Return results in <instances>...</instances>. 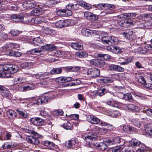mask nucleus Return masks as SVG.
I'll list each match as a JSON object with an SVG mask.
<instances>
[{"instance_id":"nucleus-1","label":"nucleus","mask_w":152,"mask_h":152,"mask_svg":"<svg viewBox=\"0 0 152 152\" xmlns=\"http://www.w3.org/2000/svg\"><path fill=\"white\" fill-rule=\"evenodd\" d=\"M19 68L16 65H4L0 66V77L9 78L11 77V73L16 72Z\"/></svg>"},{"instance_id":"nucleus-2","label":"nucleus","mask_w":152,"mask_h":152,"mask_svg":"<svg viewBox=\"0 0 152 152\" xmlns=\"http://www.w3.org/2000/svg\"><path fill=\"white\" fill-rule=\"evenodd\" d=\"M131 145L133 146H139V148L137 150V152H152V150L148 148L136 139H132L130 142Z\"/></svg>"},{"instance_id":"nucleus-3","label":"nucleus","mask_w":152,"mask_h":152,"mask_svg":"<svg viewBox=\"0 0 152 152\" xmlns=\"http://www.w3.org/2000/svg\"><path fill=\"white\" fill-rule=\"evenodd\" d=\"M31 133L33 134L34 136H27L26 138L27 141L28 143L33 145H38L39 142L38 138H42L43 136L33 130L31 131Z\"/></svg>"},{"instance_id":"nucleus-4","label":"nucleus","mask_w":152,"mask_h":152,"mask_svg":"<svg viewBox=\"0 0 152 152\" xmlns=\"http://www.w3.org/2000/svg\"><path fill=\"white\" fill-rule=\"evenodd\" d=\"M37 5L36 2L33 0H28L23 3H20L19 7L22 10L31 9L35 7Z\"/></svg>"},{"instance_id":"nucleus-5","label":"nucleus","mask_w":152,"mask_h":152,"mask_svg":"<svg viewBox=\"0 0 152 152\" xmlns=\"http://www.w3.org/2000/svg\"><path fill=\"white\" fill-rule=\"evenodd\" d=\"M90 64L93 66L101 68L105 64L104 61L100 59H94L90 60Z\"/></svg>"},{"instance_id":"nucleus-6","label":"nucleus","mask_w":152,"mask_h":152,"mask_svg":"<svg viewBox=\"0 0 152 152\" xmlns=\"http://www.w3.org/2000/svg\"><path fill=\"white\" fill-rule=\"evenodd\" d=\"M113 141L114 144L115 143H120V147L119 148V149H114L115 151L119 152L124 148V140L122 138L118 137H115L113 139Z\"/></svg>"},{"instance_id":"nucleus-7","label":"nucleus","mask_w":152,"mask_h":152,"mask_svg":"<svg viewBox=\"0 0 152 152\" xmlns=\"http://www.w3.org/2000/svg\"><path fill=\"white\" fill-rule=\"evenodd\" d=\"M87 73L89 76L92 77H95L100 75V70L97 68L89 69L87 71Z\"/></svg>"},{"instance_id":"nucleus-8","label":"nucleus","mask_w":152,"mask_h":152,"mask_svg":"<svg viewBox=\"0 0 152 152\" xmlns=\"http://www.w3.org/2000/svg\"><path fill=\"white\" fill-rule=\"evenodd\" d=\"M41 99L39 96L34 97L29 99V102L31 105L37 107L42 104Z\"/></svg>"},{"instance_id":"nucleus-9","label":"nucleus","mask_w":152,"mask_h":152,"mask_svg":"<svg viewBox=\"0 0 152 152\" xmlns=\"http://www.w3.org/2000/svg\"><path fill=\"white\" fill-rule=\"evenodd\" d=\"M118 25L122 27L128 28L131 26H132L133 23L131 20H127L125 19H122L118 21Z\"/></svg>"},{"instance_id":"nucleus-10","label":"nucleus","mask_w":152,"mask_h":152,"mask_svg":"<svg viewBox=\"0 0 152 152\" xmlns=\"http://www.w3.org/2000/svg\"><path fill=\"white\" fill-rule=\"evenodd\" d=\"M30 121L31 124L37 126L42 125L44 124V120L38 117L31 118Z\"/></svg>"},{"instance_id":"nucleus-11","label":"nucleus","mask_w":152,"mask_h":152,"mask_svg":"<svg viewBox=\"0 0 152 152\" xmlns=\"http://www.w3.org/2000/svg\"><path fill=\"white\" fill-rule=\"evenodd\" d=\"M123 107L125 110L132 112H137L139 110L138 107L132 104H124Z\"/></svg>"},{"instance_id":"nucleus-12","label":"nucleus","mask_w":152,"mask_h":152,"mask_svg":"<svg viewBox=\"0 0 152 152\" xmlns=\"http://www.w3.org/2000/svg\"><path fill=\"white\" fill-rule=\"evenodd\" d=\"M81 33L83 35L86 36H92L94 34H97V32L95 30H91L88 29L83 28L81 30Z\"/></svg>"},{"instance_id":"nucleus-13","label":"nucleus","mask_w":152,"mask_h":152,"mask_svg":"<svg viewBox=\"0 0 152 152\" xmlns=\"http://www.w3.org/2000/svg\"><path fill=\"white\" fill-rule=\"evenodd\" d=\"M88 120L89 122L93 124H99L101 125V121L100 120L94 116L88 115Z\"/></svg>"},{"instance_id":"nucleus-14","label":"nucleus","mask_w":152,"mask_h":152,"mask_svg":"<svg viewBox=\"0 0 152 152\" xmlns=\"http://www.w3.org/2000/svg\"><path fill=\"white\" fill-rule=\"evenodd\" d=\"M35 88V86L33 84H29L25 86L22 85L18 88V90L19 91L23 92L33 90Z\"/></svg>"},{"instance_id":"nucleus-15","label":"nucleus","mask_w":152,"mask_h":152,"mask_svg":"<svg viewBox=\"0 0 152 152\" xmlns=\"http://www.w3.org/2000/svg\"><path fill=\"white\" fill-rule=\"evenodd\" d=\"M44 12V10L42 8L39 7L34 9L31 12L32 15L37 16L42 15Z\"/></svg>"},{"instance_id":"nucleus-16","label":"nucleus","mask_w":152,"mask_h":152,"mask_svg":"<svg viewBox=\"0 0 152 152\" xmlns=\"http://www.w3.org/2000/svg\"><path fill=\"white\" fill-rule=\"evenodd\" d=\"M77 140L75 138H72L68 141V143H66V146L69 148H73L77 144Z\"/></svg>"},{"instance_id":"nucleus-17","label":"nucleus","mask_w":152,"mask_h":152,"mask_svg":"<svg viewBox=\"0 0 152 152\" xmlns=\"http://www.w3.org/2000/svg\"><path fill=\"white\" fill-rule=\"evenodd\" d=\"M67 20H60L57 21L55 23L56 27L61 28L66 27L68 26Z\"/></svg>"},{"instance_id":"nucleus-18","label":"nucleus","mask_w":152,"mask_h":152,"mask_svg":"<svg viewBox=\"0 0 152 152\" xmlns=\"http://www.w3.org/2000/svg\"><path fill=\"white\" fill-rule=\"evenodd\" d=\"M97 137V134L96 133L92 132L85 137L84 140L87 142H88L89 140H96Z\"/></svg>"},{"instance_id":"nucleus-19","label":"nucleus","mask_w":152,"mask_h":152,"mask_svg":"<svg viewBox=\"0 0 152 152\" xmlns=\"http://www.w3.org/2000/svg\"><path fill=\"white\" fill-rule=\"evenodd\" d=\"M16 146V144L13 142L11 141L10 142H6L4 143L2 146L3 149H10L13 148Z\"/></svg>"},{"instance_id":"nucleus-20","label":"nucleus","mask_w":152,"mask_h":152,"mask_svg":"<svg viewBox=\"0 0 152 152\" xmlns=\"http://www.w3.org/2000/svg\"><path fill=\"white\" fill-rule=\"evenodd\" d=\"M101 41L104 45H108L110 39V37L108 36L107 34L103 33L101 35Z\"/></svg>"},{"instance_id":"nucleus-21","label":"nucleus","mask_w":152,"mask_h":152,"mask_svg":"<svg viewBox=\"0 0 152 152\" xmlns=\"http://www.w3.org/2000/svg\"><path fill=\"white\" fill-rule=\"evenodd\" d=\"M49 75L50 74L49 72H45L42 73H38L35 75V77L37 79H43L48 78Z\"/></svg>"},{"instance_id":"nucleus-22","label":"nucleus","mask_w":152,"mask_h":152,"mask_svg":"<svg viewBox=\"0 0 152 152\" xmlns=\"http://www.w3.org/2000/svg\"><path fill=\"white\" fill-rule=\"evenodd\" d=\"M40 98L41 99L42 103V104L43 103H45L48 102L51 99H52L55 97H52L50 96H47L43 95L41 96H39Z\"/></svg>"},{"instance_id":"nucleus-23","label":"nucleus","mask_w":152,"mask_h":152,"mask_svg":"<svg viewBox=\"0 0 152 152\" xmlns=\"http://www.w3.org/2000/svg\"><path fill=\"white\" fill-rule=\"evenodd\" d=\"M101 125L106 127V129H107V132L108 131H114L115 129V128L114 127L113 125L110 124L103 121H101Z\"/></svg>"},{"instance_id":"nucleus-24","label":"nucleus","mask_w":152,"mask_h":152,"mask_svg":"<svg viewBox=\"0 0 152 152\" xmlns=\"http://www.w3.org/2000/svg\"><path fill=\"white\" fill-rule=\"evenodd\" d=\"M104 7L105 10H106L108 12L111 11V12L110 13V14H112L115 12L114 10H113L115 8L114 5L111 4H104Z\"/></svg>"},{"instance_id":"nucleus-25","label":"nucleus","mask_w":152,"mask_h":152,"mask_svg":"<svg viewBox=\"0 0 152 152\" xmlns=\"http://www.w3.org/2000/svg\"><path fill=\"white\" fill-rule=\"evenodd\" d=\"M123 130L125 133L131 134L134 131V128L130 125H125L123 126Z\"/></svg>"},{"instance_id":"nucleus-26","label":"nucleus","mask_w":152,"mask_h":152,"mask_svg":"<svg viewBox=\"0 0 152 152\" xmlns=\"http://www.w3.org/2000/svg\"><path fill=\"white\" fill-rule=\"evenodd\" d=\"M93 130L97 132L98 133L104 135L107 132V130L106 128H101L98 126H95L93 128Z\"/></svg>"},{"instance_id":"nucleus-27","label":"nucleus","mask_w":152,"mask_h":152,"mask_svg":"<svg viewBox=\"0 0 152 152\" xmlns=\"http://www.w3.org/2000/svg\"><path fill=\"white\" fill-rule=\"evenodd\" d=\"M72 80V78L70 77H61L56 79V81L58 83H66Z\"/></svg>"},{"instance_id":"nucleus-28","label":"nucleus","mask_w":152,"mask_h":152,"mask_svg":"<svg viewBox=\"0 0 152 152\" xmlns=\"http://www.w3.org/2000/svg\"><path fill=\"white\" fill-rule=\"evenodd\" d=\"M71 46L72 48L76 50H81L83 46L80 42H73L71 44Z\"/></svg>"},{"instance_id":"nucleus-29","label":"nucleus","mask_w":152,"mask_h":152,"mask_svg":"<svg viewBox=\"0 0 152 152\" xmlns=\"http://www.w3.org/2000/svg\"><path fill=\"white\" fill-rule=\"evenodd\" d=\"M43 144L44 145L46 146L49 149L53 150L54 149L56 145L53 142L48 141H44Z\"/></svg>"},{"instance_id":"nucleus-30","label":"nucleus","mask_w":152,"mask_h":152,"mask_svg":"<svg viewBox=\"0 0 152 152\" xmlns=\"http://www.w3.org/2000/svg\"><path fill=\"white\" fill-rule=\"evenodd\" d=\"M7 115L10 119L15 118L17 116V113L12 110H9L6 112Z\"/></svg>"},{"instance_id":"nucleus-31","label":"nucleus","mask_w":152,"mask_h":152,"mask_svg":"<svg viewBox=\"0 0 152 152\" xmlns=\"http://www.w3.org/2000/svg\"><path fill=\"white\" fill-rule=\"evenodd\" d=\"M45 18L43 17H38L32 18L31 21V22L34 23L36 24H38L41 23L43 22Z\"/></svg>"},{"instance_id":"nucleus-32","label":"nucleus","mask_w":152,"mask_h":152,"mask_svg":"<svg viewBox=\"0 0 152 152\" xmlns=\"http://www.w3.org/2000/svg\"><path fill=\"white\" fill-rule=\"evenodd\" d=\"M62 67L53 68L51 70L50 73L53 75L59 74L62 73Z\"/></svg>"},{"instance_id":"nucleus-33","label":"nucleus","mask_w":152,"mask_h":152,"mask_svg":"<svg viewBox=\"0 0 152 152\" xmlns=\"http://www.w3.org/2000/svg\"><path fill=\"white\" fill-rule=\"evenodd\" d=\"M118 42V39L117 37H110L108 45L112 46L114 45L117 44Z\"/></svg>"},{"instance_id":"nucleus-34","label":"nucleus","mask_w":152,"mask_h":152,"mask_svg":"<svg viewBox=\"0 0 152 152\" xmlns=\"http://www.w3.org/2000/svg\"><path fill=\"white\" fill-rule=\"evenodd\" d=\"M145 130L146 132L149 135L152 136V124H148L145 126Z\"/></svg>"},{"instance_id":"nucleus-35","label":"nucleus","mask_w":152,"mask_h":152,"mask_svg":"<svg viewBox=\"0 0 152 152\" xmlns=\"http://www.w3.org/2000/svg\"><path fill=\"white\" fill-rule=\"evenodd\" d=\"M61 126L66 130H72L73 129V125L68 121L64 123Z\"/></svg>"},{"instance_id":"nucleus-36","label":"nucleus","mask_w":152,"mask_h":152,"mask_svg":"<svg viewBox=\"0 0 152 152\" xmlns=\"http://www.w3.org/2000/svg\"><path fill=\"white\" fill-rule=\"evenodd\" d=\"M108 149L107 145L104 142L99 143L98 149L102 151H104Z\"/></svg>"},{"instance_id":"nucleus-37","label":"nucleus","mask_w":152,"mask_h":152,"mask_svg":"<svg viewBox=\"0 0 152 152\" xmlns=\"http://www.w3.org/2000/svg\"><path fill=\"white\" fill-rule=\"evenodd\" d=\"M24 17L22 15L15 14L13 15L11 17V19L14 21H18L19 20L23 19Z\"/></svg>"},{"instance_id":"nucleus-38","label":"nucleus","mask_w":152,"mask_h":152,"mask_svg":"<svg viewBox=\"0 0 152 152\" xmlns=\"http://www.w3.org/2000/svg\"><path fill=\"white\" fill-rule=\"evenodd\" d=\"M109 49L110 51L115 54L120 53L122 51L121 49L118 47L112 46Z\"/></svg>"},{"instance_id":"nucleus-39","label":"nucleus","mask_w":152,"mask_h":152,"mask_svg":"<svg viewBox=\"0 0 152 152\" xmlns=\"http://www.w3.org/2000/svg\"><path fill=\"white\" fill-rule=\"evenodd\" d=\"M1 136L3 137L4 140H7L10 139L11 137V133L7 132H1Z\"/></svg>"},{"instance_id":"nucleus-40","label":"nucleus","mask_w":152,"mask_h":152,"mask_svg":"<svg viewBox=\"0 0 152 152\" xmlns=\"http://www.w3.org/2000/svg\"><path fill=\"white\" fill-rule=\"evenodd\" d=\"M33 43L36 45H40L43 43L40 37L35 38L32 39Z\"/></svg>"},{"instance_id":"nucleus-41","label":"nucleus","mask_w":152,"mask_h":152,"mask_svg":"<svg viewBox=\"0 0 152 152\" xmlns=\"http://www.w3.org/2000/svg\"><path fill=\"white\" fill-rule=\"evenodd\" d=\"M42 49L41 48H38L33 49L30 51H28V54L30 53L32 55L35 54L36 53H40L42 52Z\"/></svg>"},{"instance_id":"nucleus-42","label":"nucleus","mask_w":152,"mask_h":152,"mask_svg":"<svg viewBox=\"0 0 152 152\" xmlns=\"http://www.w3.org/2000/svg\"><path fill=\"white\" fill-rule=\"evenodd\" d=\"M142 19L145 21H148L152 20V13H145L142 15Z\"/></svg>"},{"instance_id":"nucleus-43","label":"nucleus","mask_w":152,"mask_h":152,"mask_svg":"<svg viewBox=\"0 0 152 152\" xmlns=\"http://www.w3.org/2000/svg\"><path fill=\"white\" fill-rule=\"evenodd\" d=\"M3 88L4 89L2 91H1V93L0 94L4 97L6 98L9 97L10 95L9 90H7L5 88Z\"/></svg>"},{"instance_id":"nucleus-44","label":"nucleus","mask_w":152,"mask_h":152,"mask_svg":"<svg viewBox=\"0 0 152 152\" xmlns=\"http://www.w3.org/2000/svg\"><path fill=\"white\" fill-rule=\"evenodd\" d=\"M123 99L125 100L131 101L133 99L131 94L127 93L124 94Z\"/></svg>"},{"instance_id":"nucleus-45","label":"nucleus","mask_w":152,"mask_h":152,"mask_svg":"<svg viewBox=\"0 0 152 152\" xmlns=\"http://www.w3.org/2000/svg\"><path fill=\"white\" fill-rule=\"evenodd\" d=\"M18 114L22 117L23 118H26L28 116V114L27 113H25L22 111L20 109H18L16 110Z\"/></svg>"},{"instance_id":"nucleus-46","label":"nucleus","mask_w":152,"mask_h":152,"mask_svg":"<svg viewBox=\"0 0 152 152\" xmlns=\"http://www.w3.org/2000/svg\"><path fill=\"white\" fill-rule=\"evenodd\" d=\"M147 82L144 84L145 87L148 89H152V79L151 78V75L150 78L148 79Z\"/></svg>"},{"instance_id":"nucleus-47","label":"nucleus","mask_w":152,"mask_h":152,"mask_svg":"<svg viewBox=\"0 0 152 152\" xmlns=\"http://www.w3.org/2000/svg\"><path fill=\"white\" fill-rule=\"evenodd\" d=\"M107 92V90L102 87H101L97 91V95L99 96H102L104 95Z\"/></svg>"},{"instance_id":"nucleus-48","label":"nucleus","mask_w":152,"mask_h":152,"mask_svg":"<svg viewBox=\"0 0 152 152\" xmlns=\"http://www.w3.org/2000/svg\"><path fill=\"white\" fill-rule=\"evenodd\" d=\"M66 9H60L57 11L56 14L59 16H66Z\"/></svg>"},{"instance_id":"nucleus-49","label":"nucleus","mask_w":152,"mask_h":152,"mask_svg":"<svg viewBox=\"0 0 152 152\" xmlns=\"http://www.w3.org/2000/svg\"><path fill=\"white\" fill-rule=\"evenodd\" d=\"M148 50L147 48L146 47V45L144 47H140L138 48V52L142 54L145 53Z\"/></svg>"},{"instance_id":"nucleus-50","label":"nucleus","mask_w":152,"mask_h":152,"mask_svg":"<svg viewBox=\"0 0 152 152\" xmlns=\"http://www.w3.org/2000/svg\"><path fill=\"white\" fill-rule=\"evenodd\" d=\"M80 6L85 8L86 9L89 10L92 8L91 5L90 4L85 2H82L80 3Z\"/></svg>"},{"instance_id":"nucleus-51","label":"nucleus","mask_w":152,"mask_h":152,"mask_svg":"<svg viewBox=\"0 0 152 152\" xmlns=\"http://www.w3.org/2000/svg\"><path fill=\"white\" fill-rule=\"evenodd\" d=\"M77 56L80 58H84L87 56L88 54L85 52L82 51H79L78 53H76Z\"/></svg>"},{"instance_id":"nucleus-52","label":"nucleus","mask_w":152,"mask_h":152,"mask_svg":"<svg viewBox=\"0 0 152 152\" xmlns=\"http://www.w3.org/2000/svg\"><path fill=\"white\" fill-rule=\"evenodd\" d=\"M75 82L73 83H68L64 85V86H75L76 85H78L81 83V81L78 79H76L75 80Z\"/></svg>"},{"instance_id":"nucleus-53","label":"nucleus","mask_w":152,"mask_h":152,"mask_svg":"<svg viewBox=\"0 0 152 152\" xmlns=\"http://www.w3.org/2000/svg\"><path fill=\"white\" fill-rule=\"evenodd\" d=\"M64 112L61 109L57 110L54 111L53 112V114L55 115H63Z\"/></svg>"},{"instance_id":"nucleus-54","label":"nucleus","mask_w":152,"mask_h":152,"mask_svg":"<svg viewBox=\"0 0 152 152\" xmlns=\"http://www.w3.org/2000/svg\"><path fill=\"white\" fill-rule=\"evenodd\" d=\"M137 81L142 84L144 85L146 83V82L143 76L141 75H140L138 76L137 77Z\"/></svg>"},{"instance_id":"nucleus-55","label":"nucleus","mask_w":152,"mask_h":152,"mask_svg":"<svg viewBox=\"0 0 152 152\" xmlns=\"http://www.w3.org/2000/svg\"><path fill=\"white\" fill-rule=\"evenodd\" d=\"M99 143L96 142L89 143V147L94 149H98Z\"/></svg>"},{"instance_id":"nucleus-56","label":"nucleus","mask_w":152,"mask_h":152,"mask_svg":"<svg viewBox=\"0 0 152 152\" xmlns=\"http://www.w3.org/2000/svg\"><path fill=\"white\" fill-rule=\"evenodd\" d=\"M93 14L91 12H86L84 13L85 17L87 19L91 20L92 19Z\"/></svg>"},{"instance_id":"nucleus-57","label":"nucleus","mask_w":152,"mask_h":152,"mask_svg":"<svg viewBox=\"0 0 152 152\" xmlns=\"http://www.w3.org/2000/svg\"><path fill=\"white\" fill-rule=\"evenodd\" d=\"M124 94L122 92H118L116 93H113L112 94L115 97H117L118 98L123 99Z\"/></svg>"},{"instance_id":"nucleus-58","label":"nucleus","mask_w":152,"mask_h":152,"mask_svg":"<svg viewBox=\"0 0 152 152\" xmlns=\"http://www.w3.org/2000/svg\"><path fill=\"white\" fill-rule=\"evenodd\" d=\"M48 82L46 80H43L40 81L38 83L40 86L43 87H45L48 84Z\"/></svg>"},{"instance_id":"nucleus-59","label":"nucleus","mask_w":152,"mask_h":152,"mask_svg":"<svg viewBox=\"0 0 152 152\" xmlns=\"http://www.w3.org/2000/svg\"><path fill=\"white\" fill-rule=\"evenodd\" d=\"M133 34V31H132L130 30L128 33L124 32V36L127 39H129L130 38H131Z\"/></svg>"},{"instance_id":"nucleus-60","label":"nucleus","mask_w":152,"mask_h":152,"mask_svg":"<svg viewBox=\"0 0 152 152\" xmlns=\"http://www.w3.org/2000/svg\"><path fill=\"white\" fill-rule=\"evenodd\" d=\"M9 55L15 57H20L21 56V53L19 52L15 51L14 52H10Z\"/></svg>"},{"instance_id":"nucleus-61","label":"nucleus","mask_w":152,"mask_h":152,"mask_svg":"<svg viewBox=\"0 0 152 152\" xmlns=\"http://www.w3.org/2000/svg\"><path fill=\"white\" fill-rule=\"evenodd\" d=\"M99 80L101 82H103L104 83H110L111 82V79L107 77H104L99 79Z\"/></svg>"},{"instance_id":"nucleus-62","label":"nucleus","mask_w":152,"mask_h":152,"mask_svg":"<svg viewBox=\"0 0 152 152\" xmlns=\"http://www.w3.org/2000/svg\"><path fill=\"white\" fill-rule=\"evenodd\" d=\"M118 102L114 100H109L106 102L107 104L112 107L115 106V105L117 104Z\"/></svg>"},{"instance_id":"nucleus-63","label":"nucleus","mask_w":152,"mask_h":152,"mask_svg":"<svg viewBox=\"0 0 152 152\" xmlns=\"http://www.w3.org/2000/svg\"><path fill=\"white\" fill-rule=\"evenodd\" d=\"M7 38V34L4 33H0V40H6Z\"/></svg>"},{"instance_id":"nucleus-64","label":"nucleus","mask_w":152,"mask_h":152,"mask_svg":"<svg viewBox=\"0 0 152 152\" xmlns=\"http://www.w3.org/2000/svg\"><path fill=\"white\" fill-rule=\"evenodd\" d=\"M11 34L14 36L18 35L21 33V31H19L15 30H12L10 31Z\"/></svg>"}]
</instances>
